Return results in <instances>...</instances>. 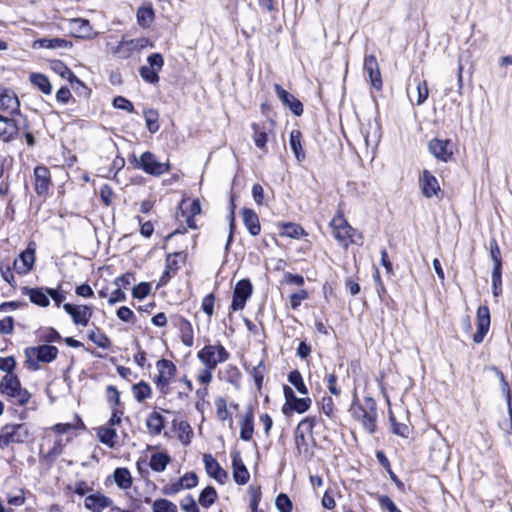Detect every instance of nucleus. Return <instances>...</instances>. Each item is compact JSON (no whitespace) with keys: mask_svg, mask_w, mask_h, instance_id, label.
Segmentation results:
<instances>
[{"mask_svg":"<svg viewBox=\"0 0 512 512\" xmlns=\"http://www.w3.org/2000/svg\"><path fill=\"white\" fill-rule=\"evenodd\" d=\"M349 411L368 433L375 432L377 409L376 402L372 398H364L362 403L354 402Z\"/></svg>","mask_w":512,"mask_h":512,"instance_id":"obj_1","label":"nucleus"},{"mask_svg":"<svg viewBox=\"0 0 512 512\" xmlns=\"http://www.w3.org/2000/svg\"><path fill=\"white\" fill-rule=\"evenodd\" d=\"M0 393L19 406H25L31 399V393L22 387L15 374H6L1 379Z\"/></svg>","mask_w":512,"mask_h":512,"instance_id":"obj_2","label":"nucleus"},{"mask_svg":"<svg viewBox=\"0 0 512 512\" xmlns=\"http://www.w3.org/2000/svg\"><path fill=\"white\" fill-rule=\"evenodd\" d=\"M24 354L28 368L37 371L40 369V363H50L56 359L58 349L52 345H39L26 348Z\"/></svg>","mask_w":512,"mask_h":512,"instance_id":"obj_3","label":"nucleus"},{"mask_svg":"<svg viewBox=\"0 0 512 512\" xmlns=\"http://www.w3.org/2000/svg\"><path fill=\"white\" fill-rule=\"evenodd\" d=\"M136 167L152 176H161L171 169L169 162H160L152 152H144L139 159H136Z\"/></svg>","mask_w":512,"mask_h":512,"instance_id":"obj_4","label":"nucleus"},{"mask_svg":"<svg viewBox=\"0 0 512 512\" xmlns=\"http://www.w3.org/2000/svg\"><path fill=\"white\" fill-rule=\"evenodd\" d=\"M198 358L206 368L215 369L228 360L229 353L222 345H206L198 352Z\"/></svg>","mask_w":512,"mask_h":512,"instance_id":"obj_5","label":"nucleus"},{"mask_svg":"<svg viewBox=\"0 0 512 512\" xmlns=\"http://www.w3.org/2000/svg\"><path fill=\"white\" fill-rule=\"evenodd\" d=\"M330 226L333 229V236L338 243L344 248H348L349 241H351V233H355V228L347 222L341 210L331 220Z\"/></svg>","mask_w":512,"mask_h":512,"instance_id":"obj_6","label":"nucleus"},{"mask_svg":"<svg viewBox=\"0 0 512 512\" xmlns=\"http://www.w3.org/2000/svg\"><path fill=\"white\" fill-rule=\"evenodd\" d=\"M5 441V448L10 444H20L28 441L32 434L29 425L26 423L7 424L2 427Z\"/></svg>","mask_w":512,"mask_h":512,"instance_id":"obj_7","label":"nucleus"},{"mask_svg":"<svg viewBox=\"0 0 512 512\" xmlns=\"http://www.w3.org/2000/svg\"><path fill=\"white\" fill-rule=\"evenodd\" d=\"M147 62L149 66H141L139 74L145 82L149 84H157L159 82L158 72L164 65V58L160 53H152L148 56Z\"/></svg>","mask_w":512,"mask_h":512,"instance_id":"obj_8","label":"nucleus"},{"mask_svg":"<svg viewBox=\"0 0 512 512\" xmlns=\"http://www.w3.org/2000/svg\"><path fill=\"white\" fill-rule=\"evenodd\" d=\"M157 369L159 374L156 385L162 394H167L168 385L175 375L176 367L171 361L162 359L157 362Z\"/></svg>","mask_w":512,"mask_h":512,"instance_id":"obj_9","label":"nucleus"},{"mask_svg":"<svg viewBox=\"0 0 512 512\" xmlns=\"http://www.w3.org/2000/svg\"><path fill=\"white\" fill-rule=\"evenodd\" d=\"M252 291L253 287L248 279L238 281L234 288L231 309L233 311L243 309L247 299L251 296Z\"/></svg>","mask_w":512,"mask_h":512,"instance_id":"obj_10","label":"nucleus"},{"mask_svg":"<svg viewBox=\"0 0 512 512\" xmlns=\"http://www.w3.org/2000/svg\"><path fill=\"white\" fill-rule=\"evenodd\" d=\"M429 152L438 160L448 162L453 156V144L450 140L432 139L428 144Z\"/></svg>","mask_w":512,"mask_h":512,"instance_id":"obj_11","label":"nucleus"},{"mask_svg":"<svg viewBox=\"0 0 512 512\" xmlns=\"http://www.w3.org/2000/svg\"><path fill=\"white\" fill-rule=\"evenodd\" d=\"M203 463L207 474L217 482L224 484L228 479V473L211 454L203 455Z\"/></svg>","mask_w":512,"mask_h":512,"instance_id":"obj_12","label":"nucleus"},{"mask_svg":"<svg viewBox=\"0 0 512 512\" xmlns=\"http://www.w3.org/2000/svg\"><path fill=\"white\" fill-rule=\"evenodd\" d=\"M35 252L36 243L31 241L29 242L27 248L20 253L19 260H16L14 263L15 268L19 271V273H27L33 268Z\"/></svg>","mask_w":512,"mask_h":512,"instance_id":"obj_13","label":"nucleus"},{"mask_svg":"<svg viewBox=\"0 0 512 512\" xmlns=\"http://www.w3.org/2000/svg\"><path fill=\"white\" fill-rule=\"evenodd\" d=\"M35 191L39 196H44L48 193L51 185L50 171L45 166H36L34 169Z\"/></svg>","mask_w":512,"mask_h":512,"instance_id":"obj_14","label":"nucleus"},{"mask_svg":"<svg viewBox=\"0 0 512 512\" xmlns=\"http://www.w3.org/2000/svg\"><path fill=\"white\" fill-rule=\"evenodd\" d=\"M364 71L369 77L373 88L380 90L382 88L381 73L379 65L374 55H368L364 59Z\"/></svg>","mask_w":512,"mask_h":512,"instance_id":"obj_15","label":"nucleus"},{"mask_svg":"<svg viewBox=\"0 0 512 512\" xmlns=\"http://www.w3.org/2000/svg\"><path fill=\"white\" fill-rule=\"evenodd\" d=\"M274 90L283 105L288 107L293 114L300 116L303 113L302 103L292 94L283 89L279 84H274Z\"/></svg>","mask_w":512,"mask_h":512,"instance_id":"obj_16","label":"nucleus"},{"mask_svg":"<svg viewBox=\"0 0 512 512\" xmlns=\"http://www.w3.org/2000/svg\"><path fill=\"white\" fill-rule=\"evenodd\" d=\"M231 458L234 481L239 485H245L250 479V474L241 459L240 452L233 451L231 453Z\"/></svg>","mask_w":512,"mask_h":512,"instance_id":"obj_17","label":"nucleus"},{"mask_svg":"<svg viewBox=\"0 0 512 512\" xmlns=\"http://www.w3.org/2000/svg\"><path fill=\"white\" fill-rule=\"evenodd\" d=\"M20 102L16 93L7 88H0V108L11 114L19 113Z\"/></svg>","mask_w":512,"mask_h":512,"instance_id":"obj_18","label":"nucleus"},{"mask_svg":"<svg viewBox=\"0 0 512 512\" xmlns=\"http://www.w3.org/2000/svg\"><path fill=\"white\" fill-rule=\"evenodd\" d=\"M420 186L422 194L427 198L433 197L440 190L438 180L428 170L423 171L420 177Z\"/></svg>","mask_w":512,"mask_h":512,"instance_id":"obj_19","label":"nucleus"},{"mask_svg":"<svg viewBox=\"0 0 512 512\" xmlns=\"http://www.w3.org/2000/svg\"><path fill=\"white\" fill-rule=\"evenodd\" d=\"M85 507L93 512H101L112 505V500L101 493L87 496L84 500Z\"/></svg>","mask_w":512,"mask_h":512,"instance_id":"obj_20","label":"nucleus"},{"mask_svg":"<svg viewBox=\"0 0 512 512\" xmlns=\"http://www.w3.org/2000/svg\"><path fill=\"white\" fill-rule=\"evenodd\" d=\"M254 433V413L252 407H249L240 421V438L243 441H250Z\"/></svg>","mask_w":512,"mask_h":512,"instance_id":"obj_21","label":"nucleus"},{"mask_svg":"<svg viewBox=\"0 0 512 512\" xmlns=\"http://www.w3.org/2000/svg\"><path fill=\"white\" fill-rule=\"evenodd\" d=\"M18 134V127L13 119L0 115V139L9 142Z\"/></svg>","mask_w":512,"mask_h":512,"instance_id":"obj_22","label":"nucleus"},{"mask_svg":"<svg viewBox=\"0 0 512 512\" xmlns=\"http://www.w3.org/2000/svg\"><path fill=\"white\" fill-rule=\"evenodd\" d=\"M242 219L245 227L252 236H257L261 231L258 215L248 208L242 210Z\"/></svg>","mask_w":512,"mask_h":512,"instance_id":"obj_23","label":"nucleus"},{"mask_svg":"<svg viewBox=\"0 0 512 512\" xmlns=\"http://www.w3.org/2000/svg\"><path fill=\"white\" fill-rule=\"evenodd\" d=\"M313 442V437L304 436L303 434H295V446L297 453L305 459H310L313 456L311 446Z\"/></svg>","mask_w":512,"mask_h":512,"instance_id":"obj_24","label":"nucleus"},{"mask_svg":"<svg viewBox=\"0 0 512 512\" xmlns=\"http://www.w3.org/2000/svg\"><path fill=\"white\" fill-rule=\"evenodd\" d=\"M64 309L73 318V320H89L92 316L91 307L86 305L67 303L64 305Z\"/></svg>","mask_w":512,"mask_h":512,"instance_id":"obj_25","label":"nucleus"},{"mask_svg":"<svg viewBox=\"0 0 512 512\" xmlns=\"http://www.w3.org/2000/svg\"><path fill=\"white\" fill-rule=\"evenodd\" d=\"M97 436L99 441L109 448L118 446V434L112 427H99L97 429Z\"/></svg>","mask_w":512,"mask_h":512,"instance_id":"obj_26","label":"nucleus"},{"mask_svg":"<svg viewBox=\"0 0 512 512\" xmlns=\"http://www.w3.org/2000/svg\"><path fill=\"white\" fill-rule=\"evenodd\" d=\"M173 427L178 434V439L183 445L190 444L193 430L190 424L184 420H173Z\"/></svg>","mask_w":512,"mask_h":512,"instance_id":"obj_27","label":"nucleus"},{"mask_svg":"<svg viewBox=\"0 0 512 512\" xmlns=\"http://www.w3.org/2000/svg\"><path fill=\"white\" fill-rule=\"evenodd\" d=\"M34 45H39L41 48L47 49H69L72 43L62 38H42L34 42Z\"/></svg>","mask_w":512,"mask_h":512,"instance_id":"obj_28","label":"nucleus"},{"mask_svg":"<svg viewBox=\"0 0 512 512\" xmlns=\"http://www.w3.org/2000/svg\"><path fill=\"white\" fill-rule=\"evenodd\" d=\"M131 43H134L133 39L126 40L123 37L119 44L112 49V54L121 59H128L135 51H138Z\"/></svg>","mask_w":512,"mask_h":512,"instance_id":"obj_29","label":"nucleus"},{"mask_svg":"<svg viewBox=\"0 0 512 512\" xmlns=\"http://www.w3.org/2000/svg\"><path fill=\"white\" fill-rule=\"evenodd\" d=\"M302 133L299 130H292L290 133L289 144L296 159L301 162L305 159V152L301 144Z\"/></svg>","mask_w":512,"mask_h":512,"instance_id":"obj_30","label":"nucleus"},{"mask_svg":"<svg viewBox=\"0 0 512 512\" xmlns=\"http://www.w3.org/2000/svg\"><path fill=\"white\" fill-rule=\"evenodd\" d=\"M113 478L120 489L126 490L132 486L131 473L127 468H116L113 472Z\"/></svg>","mask_w":512,"mask_h":512,"instance_id":"obj_31","label":"nucleus"},{"mask_svg":"<svg viewBox=\"0 0 512 512\" xmlns=\"http://www.w3.org/2000/svg\"><path fill=\"white\" fill-rule=\"evenodd\" d=\"M70 25L78 37L87 38L91 35L92 28L88 20L75 18L71 20Z\"/></svg>","mask_w":512,"mask_h":512,"instance_id":"obj_32","label":"nucleus"},{"mask_svg":"<svg viewBox=\"0 0 512 512\" xmlns=\"http://www.w3.org/2000/svg\"><path fill=\"white\" fill-rule=\"evenodd\" d=\"M30 82L36 86L42 93L50 94L52 92V85L49 79L42 73H31Z\"/></svg>","mask_w":512,"mask_h":512,"instance_id":"obj_33","label":"nucleus"},{"mask_svg":"<svg viewBox=\"0 0 512 512\" xmlns=\"http://www.w3.org/2000/svg\"><path fill=\"white\" fill-rule=\"evenodd\" d=\"M27 294L30 301L38 306L45 307L49 304V294L47 293V289L31 288L27 290Z\"/></svg>","mask_w":512,"mask_h":512,"instance_id":"obj_34","label":"nucleus"},{"mask_svg":"<svg viewBox=\"0 0 512 512\" xmlns=\"http://www.w3.org/2000/svg\"><path fill=\"white\" fill-rule=\"evenodd\" d=\"M146 425L152 434L158 435L164 427V417L160 413L154 411L149 414Z\"/></svg>","mask_w":512,"mask_h":512,"instance_id":"obj_35","label":"nucleus"},{"mask_svg":"<svg viewBox=\"0 0 512 512\" xmlns=\"http://www.w3.org/2000/svg\"><path fill=\"white\" fill-rule=\"evenodd\" d=\"M52 69L58 73L62 78H66L71 84L82 82L74 75V73L61 61H55L52 63Z\"/></svg>","mask_w":512,"mask_h":512,"instance_id":"obj_36","label":"nucleus"},{"mask_svg":"<svg viewBox=\"0 0 512 512\" xmlns=\"http://www.w3.org/2000/svg\"><path fill=\"white\" fill-rule=\"evenodd\" d=\"M170 458L165 453H155L151 456L150 467L155 472H162L169 464Z\"/></svg>","mask_w":512,"mask_h":512,"instance_id":"obj_37","label":"nucleus"},{"mask_svg":"<svg viewBox=\"0 0 512 512\" xmlns=\"http://www.w3.org/2000/svg\"><path fill=\"white\" fill-rule=\"evenodd\" d=\"M88 338L95 345H97L98 347L103 348V349H107L111 345L109 338L97 328L91 329L88 332Z\"/></svg>","mask_w":512,"mask_h":512,"instance_id":"obj_38","label":"nucleus"},{"mask_svg":"<svg viewBox=\"0 0 512 512\" xmlns=\"http://www.w3.org/2000/svg\"><path fill=\"white\" fill-rule=\"evenodd\" d=\"M177 270V261L172 259V255L169 254L166 258V269L163 272L158 285H165L169 281V279L176 274Z\"/></svg>","mask_w":512,"mask_h":512,"instance_id":"obj_39","label":"nucleus"},{"mask_svg":"<svg viewBox=\"0 0 512 512\" xmlns=\"http://www.w3.org/2000/svg\"><path fill=\"white\" fill-rule=\"evenodd\" d=\"M217 498V492L216 490L208 486L205 489H203L199 496V504L204 508H209L213 505Z\"/></svg>","mask_w":512,"mask_h":512,"instance_id":"obj_40","label":"nucleus"},{"mask_svg":"<svg viewBox=\"0 0 512 512\" xmlns=\"http://www.w3.org/2000/svg\"><path fill=\"white\" fill-rule=\"evenodd\" d=\"M143 114H144V118L146 121L147 129L149 130V132L156 133L160 128L159 123H158L157 111L154 109H148V110H144Z\"/></svg>","mask_w":512,"mask_h":512,"instance_id":"obj_41","label":"nucleus"},{"mask_svg":"<svg viewBox=\"0 0 512 512\" xmlns=\"http://www.w3.org/2000/svg\"><path fill=\"white\" fill-rule=\"evenodd\" d=\"M133 394L138 402H143L151 396V387L144 381L133 386Z\"/></svg>","mask_w":512,"mask_h":512,"instance_id":"obj_42","label":"nucleus"},{"mask_svg":"<svg viewBox=\"0 0 512 512\" xmlns=\"http://www.w3.org/2000/svg\"><path fill=\"white\" fill-rule=\"evenodd\" d=\"M154 19V11L151 7H141L137 11V21L142 27H148Z\"/></svg>","mask_w":512,"mask_h":512,"instance_id":"obj_43","label":"nucleus"},{"mask_svg":"<svg viewBox=\"0 0 512 512\" xmlns=\"http://www.w3.org/2000/svg\"><path fill=\"white\" fill-rule=\"evenodd\" d=\"M315 426V419L307 417L299 422L295 429V434H303L304 436L313 437V428Z\"/></svg>","mask_w":512,"mask_h":512,"instance_id":"obj_44","label":"nucleus"},{"mask_svg":"<svg viewBox=\"0 0 512 512\" xmlns=\"http://www.w3.org/2000/svg\"><path fill=\"white\" fill-rule=\"evenodd\" d=\"M490 257L493 261V269H502V260L500 247L496 239L492 238L489 242Z\"/></svg>","mask_w":512,"mask_h":512,"instance_id":"obj_45","label":"nucleus"},{"mask_svg":"<svg viewBox=\"0 0 512 512\" xmlns=\"http://www.w3.org/2000/svg\"><path fill=\"white\" fill-rule=\"evenodd\" d=\"M289 382L297 389L300 394H307L308 390L304 384L301 373L298 370H293L288 375Z\"/></svg>","mask_w":512,"mask_h":512,"instance_id":"obj_46","label":"nucleus"},{"mask_svg":"<svg viewBox=\"0 0 512 512\" xmlns=\"http://www.w3.org/2000/svg\"><path fill=\"white\" fill-rule=\"evenodd\" d=\"M304 234V230L300 225L294 223H284L282 225L281 235L291 237V238H299Z\"/></svg>","mask_w":512,"mask_h":512,"instance_id":"obj_47","label":"nucleus"},{"mask_svg":"<svg viewBox=\"0 0 512 512\" xmlns=\"http://www.w3.org/2000/svg\"><path fill=\"white\" fill-rule=\"evenodd\" d=\"M153 512H177V506L167 499H157L152 506Z\"/></svg>","mask_w":512,"mask_h":512,"instance_id":"obj_48","label":"nucleus"},{"mask_svg":"<svg viewBox=\"0 0 512 512\" xmlns=\"http://www.w3.org/2000/svg\"><path fill=\"white\" fill-rule=\"evenodd\" d=\"M476 332L472 335L475 343L479 344L483 341L484 336L489 331L490 322H475Z\"/></svg>","mask_w":512,"mask_h":512,"instance_id":"obj_49","label":"nucleus"},{"mask_svg":"<svg viewBox=\"0 0 512 512\" xmlns=\"http://www.w3.org/2000/svg\"><path fill=\"white\" fill-rule=\"evenodd\" d=\"M275 505L279 512H292V502L284 493H281L276 497Z\"/></svg>","mask_w":512,"mask_h":512,"instance_id":"obj_50","label":"nucleus"},{"mask_svg":"<svg viewBox=\"0 0 512 512\" xmlns=\"http://www.w3.org/2000/svg\"><path fill=\"white\" fill-rule=\"evenodd\" d=\"M182 342L190 347L193 345V329L190 322H183L180 328Z\"/></svg>","mask_w":512,"mask_h":512,"instance_id":"obj_51","label":"nucleus"},{"mask_svg":"<svg viewBox=\"0 0 512 512\" xmlns=\"http://www.w3.org/2000/svg\"><path fill=\"white\" fill-rule=\"evenodd\" d=\"M215 406H216V415L218 419L222 422L226 421L230 413L227 409V404L224 398L219 397L215 400Z\"/></svg>","mask_w":512,"mask_h":512,"instance_id":"obj_52","label":"nucleus"},{"mask_svg":"<svg viewBox=\"0 0 512 512\" xmlns=\"http://www.w3.org/2000/svg\"><path fill=\"white\" fill-rule=\"evenodd\" d=\"M252 128L254 130V142L255 145L265 150L267 144V134L265 131L261 130L257 124H253Z\"/></svg>","mask_w":512,"mask_h":512,"instance_id":"obj_53","label":"nucleus"},{"mask_svg":"<svg viewBox=\"0 0 512 512\" xmlns=\"http://www.w3.org/2000/svg\"><path fill=\"white\" fill-rule=\"evenodd\" d=\"M491 278L493 294L498 296L502 292V269H493Z\"/></svg>","mask_w":512,"mask_h":512,"instance_id":"obj_54","label":"nucleus"},{"mask_svg":"<svg viewBox=\"0 0 512 512\" xmlns=\"http://www.w3.org/2000/svg\"><path fill=\"white\" fill-rule=\"evenodd\" d=\"M39 339L43 342L52 343L61 340V336L55 329L47 328L39 332Z\"/></svg>","mask_w":512,"mask_h":512,"instance_id":"obj_55","label":"nucleus"},{"mask_svg":"<svg viewBox=\"0 0 512 512\" xmlns=\"http://www.w3.org/2000/svg\"><path fill=\"white\" fill-rule=\"evenodd\" d=\"M310 398H296L289 406L298 413H304L310 408Z\"/></svg>","mask_w":512,"mask_h":512,"instance_id":"obj_56","label":"nucleus"},{"mask_svg":"<svg viewBox=\"0 0 512 512\" xmlns=\"http://www.w3.org/2000/svg\"><path fill=\"white\" fill-rule=\"evenodd\" d=\"M113 106L117 109L125 110L129 113L135 112L133 103L123 96L115 97L113 100Z\"/></svg>","mask_w":512,"mask_h":512,"instance_id":"obj_57","label":"nucleus"},{"mask_svg":"<svg viewBox=\"0 0 512 512\" xmlns=\"http://www.w3.org/2000/svg\"><path fill=\"white\" fill-rule=\"evenodd\" d=\"M151 291V285L148 282H141L132 289V295L134 298L143 299Z\"/></svg>","mask_w":512,"mask_h":512,"instance_id":"obj_58","label":"nucleus"},{"mask_svg":"<svg viewBox=\"0 0 512 512\" xmlns=\"http://www.w3.org/2000/svg\"><path fill=\"white\" fill-rule=\"evenodd\" d=\"M64 443L62 437H57L53 447L47 452L46 457L50 460H55L59 455L62 454Z\"/></svg>","mask_w":512,"mask_h":512,"instance_id":"obj_59","label":"nucleus"},{"mask_svg":"<svg viewBox=\"0 0 512 512\" xmlns=\"http://www.w3.org/2000/svg\"><path fill=\"white\" fill-rule=\"evenodd\" d=\"M417 105H421L423 104L426 99L428 98V95H429V90H428V86H427V82L424 80V81H419L417 83Z\"/></svg>","mask_w":512,"mask_h":512,"instance_id":"obj_60","label":"nucleus"},{"mask_svg":"<svg viewBox=\"0 0 512 512\" xmlns=\"http://www.w3.org/2000/svg\"><path fill=\"white\" fill-rule=\"evenodd\" d=\"M379 505L382 509L388 512H401L400 509L395 505L393 500L387 495H381L378 498Z\"/></svg>","mask_w":512,"mask_h":512,"instance_id":"obj_61","label":"nucleus"},{"mask_svg":"<svg viewBox=\"0 0 512 512\" xmlns=\"http://www.w3.org/2000/svg\"><path fill=\"white\" fill-rule=\"evenodd\" d=\"M135 282V277L132 273L123 274L120 277H117L114 281L116 287H120L122 289H127Z\"/></svg>","mask_w":512,"mask_h":512,"instance_id":"obj_62","label":"nucleus"},{"mask_svg":"<svg viewBox=\"0 0 512 512\" xmlns=\"http://www.w3.org/2000/svg\"><path fill=\"white\" fill-rule=\"evenodd\" d=\"M197 483L198 477L193 472L186 473L184 476L180 478V486H183L184 489H191L195 487Z\"/></svg>","mask_w":512,"mask_h":512,"instance_id":"obj_63","label":"nucleus"},{"mask_svg":"<svg viewBox=\"0 0 512 512\" xmlns=\"http://www.w3.org/2000/svg\"><path fill=\"white\" fill-rule=\"evenodd\" d=\"M181 508L185 512H199V508H198L194 498L191 495L186 496L181 501Z\"/></svg>","mask_w":512,"mask_h":512,"instance_id":"obj_64","label":"nucleus"}]
</instances>
